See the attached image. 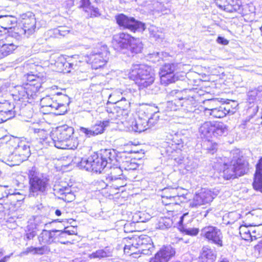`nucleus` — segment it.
Here are the masks:
<instances>
[{"label":"nucleus","mask_w":262,"mask_h":262,"mask_svg":"<svg viewBox=\"0 0 262 262\" xmlns=\"http://www.w3.org/2000/svg\"><path fill=\"white\" fill-rule=\"evenodd\" d=\"M118 160L115 150L111 149H102L99 154H94L88 159H82L80 166L85 170L96 173H101L107 166Z\"/></svg>","instance_id":"f257e3e1"},{"label":"nucleus","mask_w":262,"mask_h":262,"mask_svg":"<svg viewBox=\"0 0 262 262\" xmlns=\"http://www.w3.org/2000/svg\"><path fill=\"white\" fill-rule=\"evenodd\" d=\"M128 78L134 80L140 89L147 88L154 82L155 77L152 68L145 64H134L129 70Z\"/></svg>","instance_id":"f03ea898"},{"label":"nucleus","mask_w":262,"mask_h":262,"mask_svg":"<svg viewBox=\"0 0 262 262\" xmlns=\"http://www.w3.org/2000/svg\"><path fill=\"white\" fill-rule=\"evenodd\" d=\"M68 96L57 93L51 96H46L40 99L41 111L43 113H54L57 115L67 112L66 104L69 103Z\"/></svg>","instance_id":"7ed1b4c3"},{"label":"nucleus","mask_w":262,"mask_h":262,"mask_svg":"<svg viewBox=\"0 0 262 262\" xmlns=\"http://www.w3.org/2000/svg\"><path fill=\"white\" fill-rule=\"evenodd\" d=\"M183 92L173 90L170 94L175 97L172 100L167 102V107L173 111H180L185 113H192L195 110V99L192 96L184 97Z\"/></svg>","instance_id":"20e7f679"},{"label":"nucleus","mask_w":262,"mask_h":262,"mask_svg":"<svg viewBox=\"0 0 262 262\" xmlns=\"http://www.w3.org/2000/svg\"><path fill=\"white\" fill-rule=\"evenodd\" d=\"M30 197H37L45 194L49 185V180L42 173H40L33 169L29 171Z\"/></svg>","instance_id":"39448f33"},{"label":"nucleus","mask_w":262,"mask_h":262,"mask_svg":"<svg viewBox=\"0 0 262 262\" xmlns=\"http://www.w3.org/2000/svg\"><path fill=\"white\" fill-rule=\"evenodd\" d=\"M74 128L67 125L58 127L52 134V139L57 148L67 149L76 148L78 143L71 145L70 139L74 134Z\"/></svg>","instance_id":"423d86ee"},{"label":"nucleus","mask_w":262,"mask_h":262,"mask_svg":"<svg viewBox=\"0 0 262 262\" xmlns=\"http://www.w3.org/2000/svg\"><path fill=\"white\" fill-rule=\"evenodd\" d=\"M0 143L5 144L7 146L13 147L15 153L19 158V161L23 162L27 160L31 155L30 143L25 140H19L18 138L11 137L10 136H5L0 139Z\"/></svg>","instance_id":"0eeeda50"},{"label":"nucleus","mask_w":262,"mask_h":262,"mask_svg":"<svg viewBox=\"0 0 262 262\" xmlns=\"http://www.w3.org/2000/svg\"><path fill=\"white\" fill-rule=\"evenodd\" d=\"M108 55L107 47L103 45L88 56L87 62L91 64L92 69L97 70L106 64L108 60Z\"/></svg>","instance_id":"6e6552de"},{"label":"nucleus","mask_w":262,"mask_h":262,"mask_svg":"<svg viewBox=\"0 0 262 262\" xmlns=\"http://www.w3.org/2000/svg\"><path fill=\"white\" fill-rule=\"evenodd\" d=\"M21 23L23 27L17 28V32H14V35L12 36L19 39L23 35H26L28 36L32 34L36 28V18L35 15L30 12L23 14L21 15Z\"/></svg>","instance_id":"1a4fd4ad"},{"label":"nucleus","mask_w":262,"mask_h":262,"mask_svg":"<svg viewBox=\"0 0 262 262\" xmlns=\"http://www.w3.org/2000/svg\"><path fill=\"white\" fill-rule=\"evenodd\" d=\"M41 88V84H25L16 87L17 94L15 95L19 101L31 103L37 97V93Z\"/></svg>","instance_id":"9d476101"},{"label":"nucleus","mask_w":262,"mask_h":262,"mask_svg":"<svg viewBox=\"0 0 262 262\" xmlns=\"http://www.w3.org/2000/svg\"><path fill=\"white\" fill-rule=\"evenodd\" d=\"M0 195V205H3L5 209H10L11 206H14L16 203L24 199V196L16 190L8 189L5 186Z\"/></svg>","instance_id":"9b49d317"},{"label":"nucleus","mask_w":262,"mask_h":262,"mask_svg":"<svg viewBox=\"0 0 262 262\" xmlns=\"http://www.w3.org/2000/svg\"><path fill=\"white\" fill-rule=\"evenodd\" d=\"M201 235L211 244L217 247L223 246V235L221 229L212 226L204 227L201 231Z\"/></svg>","instance_id":"f8f14e48"},{"label":"nucleus","mask_w":262,"mask_h":262,"mask_svg":"<svg viewBox=\"0 0 262 262\" xmlns=\"http://www.w3.org/2000/svg\"><path fill=\"white\" fill-rule=\"evenodd\" d=\"M117 23L120 26L127 28L133 32H142L145 29V24L136 20L134 17H129L123 14L116 17Z\"/></svg>","instance_id":"ddd939ff"},{"label":"nucleus","mask_w":262,"mask_h":262,"mask_svg":"<svg viewBox=\"0 0 262 262\" xmlns=\"http://www.w3.org/2000/svg\"><path fill=\"white\" fill-rule=\"evenodd\" d=\"M217 191H212L208 189H202L200 192L196 193L193 199L189 203V206L192 208H197L202 205L211 202L214 196L217 195Z\"/></svg>","instance_id":"4468645a"},{"label":"nucleus","mask_w":262,"mask_h":262,"mask_svg":"<svg viewBox=\"0 0 262 262\" xmlns=\"http://www.w3.org/2000/svg\"><path fill=\"white\" fill-rule=\"evenodd\" d=\"M108 113V121L110 123H119V122L124 123L127 121L128 117L129 112L125 111L124 109H120L115 106L113 108H108L107 110Z\"/></svg>","instance_id":"2eb2a0df"},{"label":"nucleus","mask_w":262,"mask_h":262,"mask_svg":"<svg viewBox=\"0 0 262 262\" xmlns=\"http://www.w3.org/2000/svg\"><path fill=\"white\" fill-rule=\"evenodd\" d=\"M151 241L150 237L147 235H141L137 237L132 240L130 244L125 246L124 251L130 255L136 254L137 252L135 251V250L137 248L151 243Z\"/></svg>","instance_id":"dca6fc26"},{"label":"nucleus","mask_w":262,"mask_h":262,"mask_svg":"<svg viewBox=\"0 0 262 262\" xmlns=\"http://www.w3.org/2000/svg\"><path fill=\"white\" fill-rule=\"evenodd\" d=\"M132 37L128 34L120 33L114 35L112 44L115 50L121 51L128 49Z\"/></svg>","instance_id":"f3484780"},{"label":"nucleus","mask_w":262,"mask_h":262,"mask_svg":"<svg viewBox=\"0 0 262 262\" xmlns=\"http://www.w3.org/2000/svg\"><path fill=\"white\" fill-rule=\"evenodd\" d=\"M54 190L59 198L65 202H71L75 199V195L68 184L64 183L62 185H55Z\"/></svg>","instance_id":"a211bd4d"},{"label":"nucleus","mask_w":262,"mask_h":262,"mask_svg":"<svg viewBox=\"0 0 262 262\" xmlns=\"http://www.w3.org/2000/svg\"><path fill=\"white\" fill-rule=\"evenodd\" d=\"M118 92H114L113 93L110 94L108 97V102L112 103H114L116 104L115 107L119 108L120 109H124L125 112L128 111L129 112V107H130V93L129 95H127L125 96V94H123L121 93L122 96L121 97L120 99H116L115 97L116 96Z\"/></svg>","instance_id":"6ab92c4d"},{"label":"nucleus","mask_w":262,"mask_h":262,"mask_svg":"<svg viewBox=\"0 0 262 262\" xmlns=\"http://www.w3.org/2000/svg\"><path fill=\"white\" fill-rule=\"evenodd\" d=\"M143 110L139 112V117L137 119L133 121L130 127L131 130L138 133H141L148 128L147 119L145 118Z\"/></svg>","instance_id":"aec40b11"},{"label":"nucleus","mask_w":262,"mask_h":262,"mask_svg":"<svg viewBox=\"0 0 262 262\" xmlns=\"http://www.w3.org/2000/svg\"><path fill=\"white\" fill-rule=\"evenodd\" d=\"M242 3L241 0H227L226 1L220 2L219 1H215V4L221 9H223L227 12L238 13L237 7H241Z\"/></svg>","instance_id":"412c9836"},{"label":"nucleus","mask_w":262,"mask_h":262,"mask_svg":"<svg viewBox=\"0 0 262 262\" xmlns=\"http://www.w3.org/2000/svg\"><path fill=\"white\" fill-rule=\"evenodd\" d=\"M17 22V19L13 15H0V26L5 30L13 29L17 32L15 28Z\"/></svg>","instance_id":"4be33fe9"},{"label":"nucleus","mask_w":262,"mask_h":262,"mask_svg":"<svg viewBox=\"0 0 262 262\" xmlns=\"http://www.w3.org/2000/svg\"><path fill=\"white\" fill-rule=\"evenodd\" d=\"M15 105L13 102L9 101H5L0 102V112L5 117L7 120L13 118L15 115L14 111Z\"/></svg>","instance_id":"5701e85b"},{"label":"nucleus","mask_w":262,"mask_h":262,"mask_svg":"<svg viewBox=\"0 0 262 262\" xmlns=\"http://www.w3.org/2000/svg\"><path fill=\"white\" fill-rule=\"evenodd\" d=\"M80 8L88 13V15L91 17H98L100 15L98 8L91 5L90 0H81Z\"/></svg>","instance_id":"b1692460"},{"label":"nucleus","mask_w":262,"mask_h":262,"mask_svg":"<svg viewBox=\"0 0 262 262\" xmlns=\"http://www.w3.org/2000/svg\"><path fill=\"white\" fill-rule=\"evenodd\" d=\"M231 163L235 166L237 176H241L247 173L249 170V164L246 160L238 158L236 161H232Z\"/></svg>","instance_id":"393cba45"},{"label":"nucleus","mask_w":262,"mask_h":262,"mask_svg":"<svg viewBox=\"0 0 262 262\" xmlns=\"http://www.w3.org/2000/svg\"><path fill=\"white\" fill-rule=\"evenodd\" d=\"M113 251L109 247H106L104 249H99L89 255L90 259H101L112 256Z\"/></svg>","instance_id":"a878e982"},{"label":"nucleus","mask_w":262,"mask_h":262,"mask_svg":"<svg viewBox=\"0 0 262 262\" xmlns=\"http://www.w3.org/2000/svg\"><path fill=\"white\" fill-rule=\"evenodd\" d=\"M200 257L203 259L214 262L216 258V253L215 250L209 246H205L202 248Z\"/></svg>","instance_id":"bb28decb"},{"label":"nucleus","mask_w":262,"mask_h":262,"mask_svg":"<svg viewBox=\"0 0 262 262\" xmlns=\"http://www.w3.org/2000/svg\"><path fill=\"white\" fill-rule=\"evenodd\" d=\"M211 112L208 115L212 116L213 118H223L230 113L229 105L222 104L216 107L215 109L211 110Z\"/></svg>","instance_id":"cd10ccee"},{"label":"nucleus","mask_w":262,"mask_h":262,"mask_svg":"<svg viewBox=\"0 0 262 262\" xmlns=\"http://www.w3.org/2000/svg\"><path fill=\"white\" fill-rule=\"evenodd\" d=\"M199 133L202 138H206L208 139L211 138L213 134V123L206 121L202 124L199 128Z\"/></svg>","instance_id":"c85d7f7f"},{"label":"nucleus","mask_w":262,"mask_h":262,"mask_svg":"<svg viewBox=\"0 0 262 262\" xmlns=\"http://www.w3.org/2000/svg\"><path fill=\"white\" fill-rule=\"evenodd\" d=\"M117 159L118 160L116 161V162L115 163V164L112 163L111 166L110 165V166H107L108 168H110L111 170L110 174L106 178V180H113L114 178H118L120 177V176L122 174V171L120 169V167H112V165H116V163L119 162L123 163V161H122L121 158H119L118 156L117 155Z\"/></svg>","instance_id":"c756f323"},{"label":"nucleus","mask_w":262,"mask_h":262,"mask_svg":"<svg viewBox=\"0 0 262 262\" xmlns=\"http://www.w3.org/2000/svg\"><path fill=\"white\" fill-rule=\"evenodd\" d=\"M161 258L165 260V262H168L176 253L174 249L170 246L162 248L159 252Z\"/></svg>","instance_id":"7c9ffc66"},{"label":"nucleus","mask_w":262,"mask_h":262,"mask_svg":"<svg viewBox=\"0 0 262 262\" xmlns=\"http://www.w3.org/2000/svg\"><path fill=\"white\" fill-rule=\"evenodd\" d=\"M228 132V126L222 122L213 123V134L214 137L225 135Z\"/></svg>","instance_id":"2f4dec72"},{"label":"nucleus","mask_w":262,"mask_h":262,"mask_svg":"<svg viewBox=\"0 0 262 262\" xmlns=\"http://www.w3.org/2000/svg\"><path fill=\"white\" fill-rule=\"evenodd\" d=\"M149 33L150 37H152L158 41H162L164 37V34L161 29H159L155 26H150L149 28Z\"/></svg>","instance_id":"473e14b6"},{"label":"nucleus","mask_w":262,"mask_h":262,"mask_svg":"<svg viewBox=\"0 0 262 262\" xmlns=\"http://www.w3.org/2000/svg\"><path fill=\"white\" fill-rule=\"evenodd\" d=\"M110 121L107 120L101 121H98L95 125L91 127L93 136H96L103 133L105 127L108 125Z\"/></svg>","instance_id":"72a5a7b5"},{"label":"nucleus","mask_w":262,"mask_h":262,"mask_svg":"<svg viewBox=\"0 0 262 262\" xmlns=\"http://www.w3.org/2000/svg\"><path fill=\"white\" fill-rule=\"evenodd\" d=\"M150 110V108H147L145 110H143V113L145 114V118L147 119L148 128L156 124L159 119V116L156 113L152 114Z\"/></svg>","instance_id":"f704fd0d"},{"label":"nucleus","mask_w":262,"mask_h":262,"mask_svg":"<svg viewBox=\"0 0 262 262\" xmlns=\"http://www.w3.org/2000/svg\"><path fill=\"white\" fill-rule=\"evenodd\" d=\"M0 160L10 166L19 165L22 162V161H19V158L18 155L15 153V150L13 152H11L9 157L0 159Z\"/></svg>","instance_id":"c9c22d12"},{"label":"nucleus","mask_w":262,"mask_h":262,"mask_svg":"<svg viewBox=\"0 0 262 262\" xmlns=\"http://www.w3.org/2000/svg\"><path fill=\"white\" fill-rule=\"evenodd\" d=\"M236 8H237V10H238V13L243 15H247L255 13V8L252 3L242 5V3L241 7L236 6Z\"/></svg>","instance_id":"e433bc0d"},{"label":"nucleus","mask_w":262,"mask_h":262,"mask_svg":"<svg viewBox=\"0 0 262 262\" xmlns=\"http://www.w3.org/2000/svg\"><path fill=\"white\" fill-rule=\"evenodd\" d=\"M128 48L132 53H140L142 48L143 44L139 38L132 37Z\"/></svg>","instance_id":"4c0bfd02"},{"label":"nucleus","mask_w":262,"mask_h":262,"mask_svg":"<svg viewBox=\"0 0 262 262\" xmlns=\"http://www.w3.org/2000/svg\"><path fill=\"white\" fill-rule=\"evenodd\" d=\"M247 96L249 102L250 103L254 102L257 98L262 96V86H258L257 88L249 91Z\"/></svg>","instance_id":"58836bf2"},{"label":"nucleus","mask_w":262,"mask_h":262,"mask_svg":"<svg viewBox=\"0 0 262 262\" xmlns=\"http://www.w3.org/2000/svg\"><path fill=\"white\" fill-rule=\"evenodd\" d=\"M106 181L107 183L106 186L114 189H119L126 185L124 181L121 177L115 178L113 180Z\"/></svg>","instance_id":"ea45409f"},{"label":"nucleus","mask_w":262,"mask_h":262,"mask_svg":"<svg viewBox=\"0 0 262 262\" xmlns=\"http://www.w3.org/2000/svg\"><path fill=\"white\" fill-rule=\"evenodd\" d=\"M51 232L50 230L43 229L38 237L39 242L40 244H45L46 245L52 244L51 238Z\"/></svg>","instance_id":"a19ab883"},{"label":"nucleus","mask_w":262,"mask_h":262,"mask_svg":"<svg viewBox=\"0 0 262 262\" xmlns=\"http://www.w3.org/2000/svg\"><path fill=\"white\" fill-rule=\"evenodd\" d=\"M161 82L164 85L174 82L178 80V77L174 73H168L167 74H160Z\"/></svg>","instance_id":"79ce46f5"},{"label":"nucleus","mask_w":262,"mask_h":262,"mask_svg":"<svg viewBox=\"0 0 262 262\" xmlns=\"http://www.w3.org/2000/svg\"><path fill=\"white\" fill-rule=\"evenodd\" d=\"M223 177L227 180L234 179L237 177L235 169V166H234L233 163H231L224 169Z\"/></svg>","instance_id":"37998d69"},{"label":"nucleus","mask_w":262,"mask_h":262,"mask_svg":"<svg viewBox=\"0 0 262 262\" xmlns=\"http://www.w3.org/2000/svg\"><path fill=\"white\" fill-rule=\"evenodd\" d=\"M51 232V238L52 241V243H60L62 244H67L68 242L62 241L59 240V238L60 236H63L64 233L61 232V230H50Z\"/></svg>","instance_id":"c03bdc74"},{"label":"nucleus","mask_w":262,"mask_h":262,"mask_svg":"<svg viewBox=\"0 0 262 262\" xmlns=\"http://www.w3.org/2000/svg\"><path fill=\"white\" fill-rule=\"evenodd\" d=\"M219 103V101L215 99H212L210 100H207L205 101V103L207 105L206 107L204 108V113L206 115H208L211 112L212 108V110L215 109L216 107H218L217 104Z\"/></svg>","instance_id":"a18cd8bd"},{"label":"nucleus","mask_w":262,"mask_h":262,"mask_svg":"<svg viewBox=\"0 0 262 262\" xmlns=\"http://www.w3.org/2000/svg\"><path fill=\"white\" fill-rule=\"evenodd\" d=\"M137 249H138V252L141 254L150 255L154 250V246L152 241H151V243L144 245L142 247H139Z\"/></svg>","instance_id":"49530a36"},{"label":"nucleus","mask_w":262,"mask_h":262,"mask_svg":"<svg viewBox=\"0 0 262 262\" xmlns=\"http://www.w3.org/2000/svg\"><path fill=\"white\" fill-rule=\"evenodd\" d=\"M152 5L154 10L155 11L161 12L162 14H167L170 12V9L162 3L155 2L153 3Z\"/></svg>","instance_id":"de8ad7c7"},{"label":"nucleus","mask_w":262,"mask_h":262,"mask_svg":"<svg viewBox=\"0 0 262 262\" xmlns=\"http://www.w3.org/2000/svg\"><path fill=\"white\" fill-rule=\"evenodd\" d=\"M177 66V65L174 63H166L161 68L159 74L174 73Z\"/></svg>","instance_id":"09e8293b"},{"label":"nucleus","mask_w":262,"mask_h":262,"mask_svg":"<svg viewBox=\"0 0 262 262\" xmlns=\"http://www.w3.org/2000/svg\"><path fill=\"white\" fill-rule=\"evenodd\" d=\"M17 46L14 43L3 44L1 46L2 51L5 57L8 56L13 53V52L17 48Z\"/></svg>","instance_id":"8fccbe9b"},{"label":"nucleus","mask_w":262,"mask_h":262,"mask_svg":"<svg viewBox=\"0 0 262 262\" xmlns=\"http://www.w3.org/2000/svg\"><path fill=\"white\" fill-rule=\"evenodd\" d=\"M41 216H36L33 219H30L27 228L30 231L32 228L36 230L41 223Z\"/></svg>","instance_id":"3c124183"},{"label":"nucleus","mask_w":262,"mask_h":262,"mask_svg":"<svg viewBox=\"0 0 262 262\" xmlns=\"http://www.w3.org/2000/svg\"><path fill=\"white\" fill-rule=\"evenodd\" d=\"M31 129L33 130L36 137L40 140L45 141L47 138L48 133L44 129L32 128Z\"/></svg>","instance_id":"603ef678"},{"label":"nucleus","mask_w":262,"mask_h":262,"mask_svg":"<svg viewBox=\"0 0 262 262\" xmlns=\"http://www.w3.org/2000/svg\"><path fill=\"white\" fill-rule=\"evenodd\" d=\"M253 187L255 190L262 192V176L255 175Z\"/></svg>","instance_id":"864d4df0"},{"label":"nucleus","mask_w":262,"mask_h":262,"mask_svg":"<svg viewBox=\"0 0 262 262\" xmlns=\"http://www.w3.org/2000/svg\"><path fill=\"white\" fill-rule=\"evenodd\" d=\"M104 77L102 75L96 76L91 79V86L99 85L102 86L105 84Z\"/></svg>","instance_id":"5fc2aeb1"},{"label":"nucleus","mask_w":262,"mask_h":262,"mask_svg":"<svg viewBox=\"0 0 262 262\" xmlns=\"http://www.w3.org/2000/svg\"><path fill=\"white\" fill-rule=\"evenodd\" d=\"M28 82L25 84H35L37 83H40V79L34 75L28 74L26 77Z\"/></svg>","instance_id":"6e6d98bb"},{"label":"nucleus","mask_w":262,"mask_h":262,"mask_svg":"<svg viewBox=\"0 0 262 262\" xmlns=\"http://www.w3.org/2000/svg\"><path fill=\"white\" fill-rule=\"evenodd\" d=\"M146 214L142 212H139L138 213H136L133 215V219L136 222H145L149 219V217L148 218H146L144 216Z\"/></svg>","instance_id":"4d7b16f0"},{"label":"nucleus","mask_w":262,"mask_h":262,"mask_svg":"<svg viewBox=\"0 0 262 262\" xmlns=\"http://www.w3.org/2000/svg\"><path fill=\"white\" fill-rule=\"evenodd\" d=\"M239 233L241 235H244V238L245 239H248L250 238L252 239V236L251 235L250 231L246 226H241L239 228Z\"/></svg>","instance_id":"13d9d810"},{"label":"nucleus","mask_w":262,"mask_h":262,"mask_svg":"<svg viewBox=\"0 0 262 262\" xmlns=\"http://www.w3.org/2000/svg\"><path fill=\"white\" fill-rule=\"evenodd\" d=\"M50 251V249L47 245H43L40 247H37L36 252H35V254L42 255L48 253Z\"/></svg>","instance_id":"bf43d9fd"},{"label":"nucleus","mask_w":262,"mask_h":262,"mask_svg":"<svg viewBox=\"0 0 262 262\" xmlns=\"http://www.w3.org/2000/svg\"><path fill=\"white\" fill-rule=\"evenodd\" d=\"M173 197V195H164L162 196V203L165 205V206L171 205V204H174V202H172L171 198Z\"/></svg>","instance_id":"052dcab7"},{"label":"nucleus","mask_w":262,"mask_h":262,"mask_svg":"<svg viewBox=\"0 0 262 262\" xmlns=\"http://www.w3.org/2000/svg\"><path fill=\"white\" fill-rule=\"evenodd\" d=\"M79 130L80 133L84 134L85 136L87 137L90 138L91 137L94 136L93 134L92 133V130L91 128H85V127H80L79 128Z\"/></svg>","instance_id":"680f3d73"},{"label":"nucleus","mask_w":262,"mask_h":262,"mask_svg":"<svg viewBox=\"0 0 262 262\" xmlns=\"http://www.w3.org/2000/svg\"><path fill=\"white\" fill-rule=\"evenodd\" d=\"M199 229L196 228L185 229L183 232L187 235L195 236L196 235L199 233Z\"/></svg>","instance_id":"e2e57ef3"},{"label":"nucleus","mask_w":262,"mask_h":262,"mask_svg":"<svg viewBox=\"0 0 262 262\" xmlns=\"http://www.w3.org/2000/svg\"><path fill=\"white\" fill-rule=\"evenodd\" d=\"M160 53L159 52L153 53L148 54V58L151 61L155 62L156 61H159V59L160 58Z\"/></svg>","instance_id":"0e129e2a"},{"label":"nucleus","mask_w":262,"mask_h":262,"mask_svg":"<svg viewBox=\"0 0 262 262\" xmlns=\"http://www.w3.org/2000/svg\"><path fill=\"white\" fill-rule=\"evenodd\" d=\"M255 175L262 176V158L259 160L256 164Z\"/></svg>","instance_id":"69168bd1"},{"label":"nucleus","mask_w":262,"mask_h":262,"mask_svg":"<svg viewBox=\"0 0 262 262\" xmlns=\"http://www.w3.org/2000/svg\"><path fill=\"white\" fill-rule=\"evenodd\" d=\"M36 235V230L32 228L30 231L27 229V232L26 234V238L28 239H33Z\"/></svg>","instance_id":"338daca9"},{"label":"nucleus","mask_w":262,"mask_h":262,"mask_svg":"<svg viewBox=\"0 0 262 262\" xmlns=\"http://www.w3.org/2000/svg\"><path fill=\"white\" fill-rule=\"evenodd\" d=\"M149 262H165L164 259H162V258H161L160 255L158 252H157L155 257L151 258Z\"/></svg>","instance_id":"774afa93"}]
</instances>
